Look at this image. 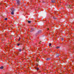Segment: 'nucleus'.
<instances>
[{
    "mask_svg": "<svg viewBox=\"0 0 74 74\" xmlns=\"http://www.w3.org/2000/svg\"><path fill=\"white\" fill-rule=\"evenodd\" d=\"M17 1V5H19V4H20V1H19V0H16Z\"/></svg>",
    "mask_w": 74,
    "mask_h": 74,
    "instance_id": "1",
    "label": "nucleus"
},
{
    "mask_svg": "<svg viewBox=\"0 0 74 74\" xmlns=\"http://www.w3.org/2000/svg\"><path fill=\"white\" fill-rule=\"evenodd\" d=\"M12 12L11 13V14H12V15H14V10H12Z\"/></svg>",
    "mask_w": 74,
    "mask_h": 74,
    "instance_id": "2",
    "label": "nucleus"
},
{
    "mask_svg": "<svg viewBox=\"0 0 74 74\" xmlns=\"http://www.w3.org/2000/svg\"><path fill=\"white\" fill-rule=\"evenodd\" d=\"M67 8H71V7H70V6L69 5H67Z\"/></svg>",
    "mask_w": 74,
    "mask_h": 74,
    "instance_id": "3",
    "label": "nucleus"
},
{
    "mask_svg": "<svg viewBox=\"0 0 74 74\" xmlns=\"http://www.w3.org/2000/svg\"><path fill=\"white\" fill-rule=\"evenodd\" d=\"M39 60H40V59L38 58H36V61L38 62H39Z\"/></svg>",
    "mask_w": 74,
    "mask_h": 74,
    "instance_id": "4",
    "label": "nucleus"
},
{
    "mask_svg": "<svg viewBox=\"0 0 74 74\" xmlns=\"http://www.w3.org/2000/svg\"><path fill=\"white\" fill-rule=\"evenodd\" d=\"M56 56L57 58H58V57L59 56V54H57Z\"/></svg>",
    "mask_w": 74,
    "mask_h": 74,
    "instance_id": "5",
    "label": "nucleus"
},
{
    "mask_svg": "<svg viewBox=\"0 0 74 74\" xmlns=\"http://www.w3.org/2000/svg\"><path fill=\"white\" fill-rule=\"evenodd\" d=\"M4 68V67L3 66H1L0 67V69H3V68Z\"/></svg>",
    "mask_w": 74,
    "mask_h": 74,
    "instance_id": "6",
    "label": "nucleus"
},
{
    "mask_svg": "<svg viewBox=\"0 0 74 74\" xmlns=\"http://www.w3.org/2000/svg\"><path fill=\"white\" fill-rule=\"evenodd\" d=\"M52 3H55V0H52Z\"/></svg>",
    "mask_w": 74,
    "mask_h": 74,
    "instance_id": "7",
    "label": "nucleus"
},
{
    "mask_svg": "<svg viewBox=\"0 0 74 74\" xmlns=\"http://www.w3.org/2000/svg\"><path fill=\"white\" fill-rule=\"evenodd\" d=\"M51 60V58H47L46 59V60Z\"/></svg>",
    "mask_w": 74,
    "mask_h": 74,
    "instance_id": "8",
    "label": "nucleus"
},
{
    "mask_svg": "<svg viewBox=\"0 0 74 74\" xmlns=\"http://www.w3.org/2000/svg\"><path fill=\"white\" fill-rule=\"evenodd\" d=\"M35 69H36V70H39V68H36V67H35Z\"/></svg>",
    "mask_w": 74,
    "mask_h": 74,
    "instance_id": "9",
    "label": "nucleus"
},
{
    "mask_svg": "<svg viewBox=\"0 0 74 74\" xmlns=\"http://www.w3.org/2000/svg\"><path fill=\"white\" fill-rule=\"evenodd\" d=\"M28 23H31V21H28Z\"/></svg>",
    "mask_w": 74,
    "mask_h": 74,
    "instance_id": "10",
    "label": "nucleus"
},
{
    "mask_svg": "<svg viewBox=\"0 0 74 74\" xmlns=\"http://www.w3.org/2000/svg\"><path fill=\"white\" fill-rule=\"evenodd\" d=\"M19 52H21V51H22V50L21 49H19Z\"/></svg>",
    "mask_w": 74,
    "mask_h": 74,
    "instance_id": "11",
    "label": "nucleus"
},
{
    "mask_svg": "<svg viewBox=\"0 0 74 74\" xmlns=\"http://www.w3.org/2000/svg\"><path fill=\"white\" fill-rule=\"evenodd\" d=\"M60 48V47H56V48L57 49H58V48Z\"/></svg>",
    "mask_w": 74,
    "mask_h": 74,
    "instance_id": "12",
    "label": "nucleus"
},
{
    "mask_svg": "<svg viewBox=\"0 0 74 74\" xmlns=\"http://www.w3.org/2000/svg\"><path fill=\"white\" fill-rule=\"evenodd\" d=\"M8 19L7 18H5V21H7Z\"/></svg>",
    "mask_w": 74,
    "mask_h": 74,
    "instance_id": "13",
    "label": "nucleus"
},
{
    "mask_svg": "<svg viewBox=\"0 0 74 74\" xmlns=\"http://www.w3.org/2000/svg\"><path fill=\"white\" fill-rule=\"evenodd\" d=\"M21 38L19 37V39H18V41H20V40H21Z\"/></svg>",
    "mask_w": 74,
    "mask_h": 74,
    "instance_id": "14",
    "label": "nucleus"
},
{
    "mask_svg": "<svg viewBox=\"0 0 74 74\" xmlns=\"http://www.w3.org/2000/svg\"><path fill=\"white\" fill-rule=\"evenodd\" d=\"M51 43H49V47H51Z\"/></svg>",
    "mask_w": 74,
    "mask_h": 74,
    "instance_id": "15",
    "label": "nucleus"
},
{
    "mask_svg": "<svg viewBox=\"0 0 74 74\" xmlns=\"http://www.w3.org/2000/svg\"><path fill=\"white\" fill-rule=\"evenodd\" d=\"M61 40L62 41H63V40H64V39H63V38H62Z\"/></svg>",
    "mask_w": 74,
    "mask_h": 74,
    "instance_id": "16",
    "label": "nucleus"
},
{
    "mask_svg": "<svg viewBox=\"0 0 74 74\" xmlns=\"http://www.w3.org/2000/svg\"><path fill=\"white\" fill-rule=\"evenodd\" d=\"M20 45V44H17V45H18V46H19V45Z\"/></svg>",
    "mask_w": 74,
    "mask_h": 74,
    "instance_id": "17",
    "label": "nucleus"
},
{
    "mask_svg": "<svg viewBox=\"0 0 74 74\" xmlns=\"http://www.w3.org/2000/svg\"><path fill=\"white\" fill-rule=\"evenodd\" d=\"M36 66H37V67H38V64H36Z\"/></svg>",
    "mask_w": 74,
    "mask_h": 74,
    "instance_id": "18",
    "label": "nucleus"
},
{
    "mask_svg": "<svg viewBox=\"0 0 74 74\" xmlns=\"http://www.w3.org/2000/svg\"><path fill=\"white\" fill-rule=\"evenodd\" d=\"M23 49H25V47H23Z\"/></svg>",
    "mask_w": 74,
    "mask_h": 74,
    "instance_id": "19",
    "label": "nucleus"
},
{
    "mask_svg": "<svg viewBox=\"0 0 74 74\" xmlns=\"http://www.w3.org/2000/svg\"><path fill=\"white\" fill-rule=\"evenodd\" d=\"M48 30H49V28H47Z\"/></svg>",
    "mask_w": 74,
    "mask_h": 74,
    "instance_id": "20",
    "label": "nucleus"
},
{
    "mask_svg": "<svg viewBox=\"0 0 74 74\" xmlns=\"http://www.w3.org/2000/svg\"><path fill=\"white\" fill-rule=\"evenodd\" d=\"M5 36H7V34H5Z\"/></svg>",
    "mask_w": 74,
    "mask_h": 74,
    "instance_id": "21",
    "label": "nucleus"
},
{
    "mask_svg": "<svg viewBox=\"0 0 74 74\" xmlns=\"http://www.w3.org/2000/svg\"><path fill=\"white\" fill-rule=\"evenodd\" d=\"M40 42H41V41H40V42H39V44H41Z\"/></svg>",
    "mask_w": 74,
    "mask_h": 74,
    "instance_id": "22",
    "label": "nucleus"
},
{
    "mask_svg": "<svg viewBox=\"0 0 74 74\" xmlns=\"http://www.w3.org/2000/svg\"><path fill=\"white\" fill-rule=\"evenodd\" d=\"M40 72H41V71H39V73H40Z\"/></svg>",
    "mask_w": 74,
    "mask_h": 74,
    "instance_id": "23",
    "label": "nucleus"
},
{
    "mask_svg": "<svg viewBox=\"0 0 74 74\" xmlns=\"http://www.w3.org/2000/svg\"><path fill=\"white\" fill-rule=\"evenodd\" d=\"M54 18V19H55V18Z\"/></svg>",
    "mask_w": 74,
    "mask_h": 74,
    "instance_id": "24",
    "label": "nucleus"
}]
</instances>
